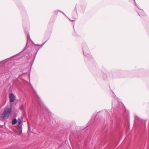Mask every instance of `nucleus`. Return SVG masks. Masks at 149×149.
Segmentation results:
<instances>
[{
  "mask_svg": "<svg viewBox=\"0 0 149 149\" xmlns=\"http://www.w3.org/2000/svg\"><path fill=\"white\" fill-rule=\"evenodd\" d=\"M12 109L10 108L7 107L5 109L0 117V120H5L8 118L11 114Z\"/></svg>",
  "mask_w": 149,
  "mask_h": 149,
  "instance_id": "f257e3e1",
  "label": "nucleus"
},
{
  "mask_svg": "<svg viewBox=\"0 0 149 149\" xmlns=\"http://www.w3.org/2000/svg\"><path fill=\"white\" fill-rule=\"evenodd\" d=\"M10 101V102H12L14 101L15 100V97L14 94L11 93H10L9 95Z\"/></svg>",
  "mask_w": 149,
  "mask_h": 149,
  "instance_id": "f03ea898",
  "label": "nucleus"
},
{
  "mask_svg": "<svg viewBox=\"0 0 149 149\" xmlns=\"http://www.w3.org/2000/svg\"><path fill=\"white\" fill-rule=\"evenodd\" d=\"M17 129L19 134H21L22 133V125L21 124H19L17 127Z\"/></svg>",
  "mask_w": 149,
  "mask_h": 149,
  "instance_id": "7ed1b4c3",
  "label": "nucleus"
},
{
  "mask_svg": "<svg viewBox=\"0 0 149 149\" xmlns=\"http://www.w3.org/2000/svg\"><path fill=\"white\" fill-rule=\"evenodd\" d=\"M17 122V120H16V119H13V120H12V124H15Z\"/></svg>",
  "mask_w": 149,
  "mask_h": 149,
  "instance_id": "20e7f679",
  "label": "nucleus"
}]
</instances>
